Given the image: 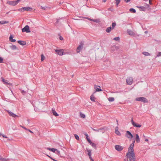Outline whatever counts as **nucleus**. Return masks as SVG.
<instances>
[{"label": "nucleus", "instance_id": "f257e3e1", "mask_svg": "<svg viewBox=\"0 0 161 161\" xmlns=\"http://www.w3.org/2000/svg\"><path fill=\"white\" fill-rule=\"evenodd\" d=\"M126 157L127 158L129 159V161H135L136 159V157L134 152L131 153V152H128L126 153ZM124 161H126V160L124 159Z\"/></svg>", "mask_w": 161, "mask_h": 161}, {"label": "nucleus", "instance_id": "f03ea898", "mask_svg": "<svg viewBox=\"0 0 161 161\" xmlns=\"http://www.w3.org/2000/svg\"><path fill=\"white\" fill-rule=\"evenodd\" d=\"M136 100L137 101H139L144 103H147L148 101L147 99L145 97H137L136 99Z\"/></svg>", "mask_w": 161, "mask_h": 161}, {"label": "nucleus", "instance_id": "7ed1b4c3", "mask_svg": "<svg viewBox=\"0 0 161 161\" xmlns=\"http://www.w3.org/2000/svg\"><path fill=\"white\" fill-rule=\"evenodd\" d=\"M20 1V0H17L14 1H8L7 3L11 5L14 6L16 5Z\"/></svg>", "mask_w": 161, "mask_h": 161}, {"label": "nucleus", "instance_id": "20e7f679", "mask_svg": "<svg viewBox=\"0 0 161 161\" xmlns=\"http://www.w3.org/2000/svg\"><path fill=\"white\" fill-rule=\"evenodd\" d=\"M32 8L29 7H25L20 8L18 9V10L19 11L23 12L25 11H29L32 10Z\"/></svg>", "mask_w": 161, "mask_h": 161}, {"label": "nucleus", "instance_id": "39448f33", "mask_svg": "<svg viewBox=\"0 0 161 161\" xmlns=\"http://www.w3.org/2000/svg\"><path fill=\"white\" fill-rule=\"evenodd\" d=\"M137 7L139 8V9L140 11H145L146 10V9L148 8L149 7V5L148 4H146L145 7L142 6H137Z\"/></svg>", "mask_w": 161, "mask_h": 161}, {"label": "nucleus", "instance_id": "423d86ee", "mask_svg": "<svg viewBox=\"0 0 161 161\" xmlns=\"http://www.w3.org/2000/svg\"><path fill=\"white\" fill-rule=\"evenodd\" d=\"M22 32H26L27 33L30 32L31 31L29 29V26L27 25L22 29Z\"/></svg>", "mask_w": 161, "mask_h": 161}, {"label": "nucleus", "instance_id": "0eeeda50", "mask_svg": "<svg viewBox=\"0 0 161 161\" xmlns=\"http://www.w3.org/2000/svg\"><path fill=\"white\" fill-rule=\"evenodd\" d=\"M125 136L128 138L131 139L133 137L132 134L129 131H126Z\"/></svg>", "mask_w": 161, "mask_h": 161}, {"label": "nucleus", "instance_id": "6e6552de", "mask_svg": "<svg viewBox=\"0 0 161 161\" xmlns=\"http://www.w3.org/2000/svg\"><path fill=\"white\" fill-rule=\"evenodd\" d=\"M83 44L82 42H81L79 46L77 47L76 49V52L77 53H79L80 50L83 47Z\"/></svg>", "mask_w": 161, "mask_h": 161}, {"label": "nucleus", "instance_id": "1a4fd4ad", "mask_svg": "<svg viewBox=\"0 0 161 161\" xmlns=\"http://www.w3.org/2000/svg\"><path fill=\"white\" fill-rule=\"evenodd\" d=\"M115 148L117 151H119L122 150L123 149V147H122L119 145H115Z\"/></svg>", "mask_w": 161, "mask_h": 161}, {"label": "nucleus", "instance_id": "9d476101", "mask_svg": "<svg viewBox=\"0 0 161 161\" xmlns=\"http://www.w3.org/2000/svg\"><path fill=\"white\" fill-rule=\"evenodd\" d=\"M134 146V144H131L129 147L128 148V152H131V153L133 152H134V149H133V147Z\"/></svg>", "mask_w": 161, "mask_h": 161}, {"label": "nucleus", "instance_id": "9b49d317", "mask_svg": "<svg viewBox=\"0 0 161 161\" xmlns=\"http://www.w3.org/2000/svg\"><path fill=\"white\" fill-rule=\"evenodd\" d=\"M47 149L48 150H49L55 153H56L58 154V153H59V152H58L57 149H55L54 148H47Z\"/></svg>", "mask_w": 161, "mask_h": 161}, {"label": "nucleus", "instance_id": "f8f14e48", "mask_svg": "<svg viewBox=\"0 0 161 161\" xmlns=\"http://www.w3.org/2000/svg\"><path fill=\"white\" fill-rule=\"evenodd\" d=\"M7 112H8V114H9V115L13 117H18V116L16 115L15 114H14V113H13L12 112H11V111H7Z\"/></svg>", "mask_w": 161, "mask_h": 161}, {"label": "nucleus", "instance_id": "ddd939ff", "mask_svg": "<svg viewBox=\"0 0 161 161\" xmlns=\"http://www.w3.org/2000/svg\"><path fill=\"white\" fill-rule=\"evenodd\" d=\"M3 83L7 85L8 87H10L12 85V84L8 82H7L6 81H3Z\"/></svg>", "mask_w": 161, "mask_h": 161}, {"label": "nucleus", "instance_id": "4468645a", "mask_svg": "<svg viewBox=\"0 0 161 161\" xmlns=\"http://www.w3.org/2000/svg\"><path fill=\"white\" fill-rule=\"evenodd\" d=\"M17 42L19 44L22 45H25L26 44V42L25 41H18Z\"/></svg>", "mask_w": 161, "mask_h": 161}, {"label": "nucleus", "instance_id": "2eb2a0df", "mask_svg": "<svg viewBox=\"0 0 161 161\" xmlns=\"http://www.w3.org/2000/svg\"><path fill=\"white\" fill-rule=\"evenodd\" d=\"M86 150H87V151L88 152V155L89 156V158L90 159H92V158L91 157V150L88 149L87 148H86Z\"/></svg>", "mask_w": 161, "mask_h": 161}, {"label": "nucleus", "instance_id": "dca6fc26", "mask_svg": "<svg viewBox=\"0 0 161 161\" xmlns=\"http://www.w3.org/2000/svg\"><path fill=\"white\" fill-rule=\"evenodd\" d=\"M92 128L94 131L97 132H99L100 131V132H102L103 133L104 132V131H101L102 130H103V128H100V129H95L93 128Z\"/></svg>", "mask_w": 161, "mask_h": 161}, {"label": "nucleus", "instance_id": "f3484780", "mask_svg": "<svg viewBox=\"0 0 161 161\" xmlns=\"http://www.w3.org/2000/svg\"><path fill=\"white\" fill-rule=\"evenodd\" d=\"M136 140L137 143H139L140 142L139 136L137 134H136Z\"/></svg>", "mask_w": 161, "mask_h": 161}, {"label": "nucleus", "instance_id": "a211bd4d", "mask_svg": "<svg viewBox=\"0 0 161 161\" xmlns=\"http://www.w3.org/2000/svg\"><path fill=\"white\" fill-rule=\"evenodd\" d=\"M127 33L129 35H135V33L132 31L130 30L127 31Z\"/></svg>", "mask_w": 161, "mask_h": 161}, {"label": "nucleus", "instance_id": "6ab92c4d", "mask_svg": "<svg viewBox=\"0 0 161 161\" xmlns=\"http://www.w3.org/2000/svg\"><path fill=\"white\" fill-rule=\"evenodd\" d=\"M9 38L10 41H11V42H14L16 41L15 39H13V37L11 35L10 36Z\"/></svg>", "mask_w": 161, "mask_h": 161}, {"label": "nucleus", "instance_id": "aec40b11", "mask_svg": "<svg viewBox=\"0 0 161 161\" xmlns=\"http://www.w3.org/2000/svg\"><path fill=\"white\" fill-rule=\"evenodd\" d=\"M97 86H95V88L96 89V92H100V91H102V90L101 89L99 88H96ZM97 86L100 87V86Z\"/></svg>", "mask_w": 161, "mask_h": 161}, {"label": "nucleus", "instance_id": "412c9836", "mask_svg": "<svg viewBox=\"0 0 161 161\" xmlns=\"http://www.w3.org/2000/svg\"><path fill=\"white\" fill-rule=\"evenodd\" d=\"M90 143L93 147L95 148V149H96L97 147L95 144L92 143V142Z\"/></svg>", "mask_w": 161, "mask_h": 161}, {"label": "nucleus", "instance_id": "4be33fe9", "mask_svg": "<svg viewBox=\"0 0 161 161\" xmlns=\"http://www.w3.org/2000/svg\"><path fill=\"white\" fill-rule=\"evenodd\" d=\"M52 113L53 114V115L55 116H57L58 115V114L53 109H52Z\"/></svg>", "mask_w": 161, "mask_h": 161}, {"label": "nucleus", "instance_id": "5701e85b", "mask_svg": "<svg viewBox=\"0 0 161 161\" xmlns=\"http://www.w3.org/2000/svg\"><path fill=\"white\" fill-rule=\"evenodd\" d=\"M85 136H86V139L87 140V141H88V142L89 143H90L92 141L90 140V139L88 138V134H85Z\"/></svg>", "mask_w": 161, "mask_h": 161}, {"label": "nucleus", "instance_id": "b1692460", "mask_svg": "<svg viewBox=\"0 0 161 161\" xmlns=\"http://www.w3.org/2000/svg\"><path fill=\"white\" fill-rule=\"evenodd\" d=\"M95 97H94L93 96V95H92L90 96V99L93 102H95Z\"/></svg>", "mask_w": 161, "mask_h": 161}, {"label": "nucleus", "instance_id": "393cba45", "mask_svg": "<svg viewBox=\"0 0 161 161\" xmlns=\"http://www.w3.org/2000/svg\"><path fill=\"white\" fill-rule=\"evenodd\" d=\"M112 29V27H110L107 29L106 31L107 32L109 33L110 32Z\"/></svg>", "mask_w": 161, "mask_h": 161}, {"label": "nucleus", "instance_id": "a878e982", "mask_svg": "<svg viewBox=\"0 0 161 161\" xmlns=\"http://www.w3.org/2000/svg\"><path fill=\"white\" fill-rule=\"evenodd\" d=\"M133 126H134L135 127H139L140 128L141 126V125L139 124H138L135 123L133 125Z\"/></svg>", "mask_w": 161, "mask_h": 161}, {"label": "nucleus", "instance_id": "bb28decb", "mask_svg": "<svg viewBox=\"0 0 161 161\" xmlns=\"http://www.w3.org/2000/svg\"><path fill=\"white\" fill-rule=\"evenodd\" d=\"M11 48L12 50H16L17 49V47L14 45H12L10 47Z\"/></svg>", "mask_w": 161, "mask_h": 161}, {"label": "nucleus", "instance_id": "cd10ccee", "mask_svg": "<svg viewBox=\"0 0 161 161\" xmlns=\"http://www.w3.org/2000/svg\"><path fill=\"white\" fill-rule=\"evenodd\" d=\"M1 24L2 25L5 24H8V23L9 22L7 21L3 20L1 21Z\"/></svg>", "mask_w": 161, "mask_h": 161}, {"label": "nucleus", "instance_id": "c85d7f7f", "mask_svg": "<svg viewBox=\"0 0 161 161\" xmlns=\"http://www.w3.org/2000/svg\"><path fill=\"white\" fill-rule=\"evenodd\" d=\"M142 54L145 56H147L150 55V54L149 53L146 52H143L142 53Z\"/></svg>", "mask_w": 161, "mask_h": 161}, {"label": "nucleus", "instance_id": "c756f323", "mask_svg": "<svg viewBox=\"0 0 161 161\" xmlns=\"http://www.w3.org/2000/svg\"><path fill=\"white\" fill-rule=\"evenodd\" d=\"M108 99L110 102H113L114 100V98L113 97H110Z\"/></svg>", "mask_w": 161, "mask_h": 161}, {"label": "nucleus", "instance_id": "7c9ffc66", "mask_svg": "<svg viewBox=\"0 0 161 161\" xmlns=\"http://www.w3.org/2000/svg\"><path fill=\"white\" fill-rule=\"evenodd\" d=\"M130 12H132L133 13H135L136 12V10L135 9L132 8H130Z\"/></svg>", "mask_w": 161, "mask_h": 161}, {"label": "nucleus", "instance_id": "2f4dec72", "mask_svg": "<svg viewBox=\"0 0 161 161\" xmlns=\"http://www.w3.org/2000/svg\"><path fill=\"white\" fill-rule=\"evenodd\" d=\"M115 133L116 134H117L118 135H119V136L121 135V134H120V132L118 130L115 131Z\"/></svg>", "mask_w": 161, "mask_h": 161}, {"label": "nucleus", "instance_id": "473e14b6", "mask_svg": "<svg viewBox=\"0 0 161 161\" xmlns=\"http://www.w3.org/2000/svg\"><path fill=\"white\" fill-rule=\"evenodd\" d=\"M45 58V57L43 54H42L41 55V61H43Z\"/></svg>", "mask_w": 161, "mask_h": 161}, {"label": "nucleus", "instance_id": "72a5a7b5", "mask_svg": "<svg viewBox=\"0 0 161 161\" xmlns=\"http://www.w3.org/2000/svg\"><path fill=\"white\" fill-rule=\"evenodd\" d=\"M74 136H75V138H76V139L77 140H79V136L76 134H75L74 135Z\"/></svg>", "mask_w": 161, "mask_h": 161}, {"label": "nucleus", "instance_id": "f704fd0d", "mask_svg": "<svg viewBox=\"0 0 161 161\" xmlns=\"http://www.w3.org/2000/svg\"><path fill=\"white\" fill-rule=\"evenodd\" d=\"M56 53L58 54V55H60V50H56Z\"/></svg>", "mask_w": 161, "mask_h": 161}, {"label": "nucleus", "instance_id": "c9c22d12", "mask_svg": "<svg viewBox=\"0 0 161 161\" xmlns=\"http://www.w3.org/2000/svg\"><path fill=\"white\" fill-rule=\"evenodd\" d=\"M116 25V23H113L112 24V28L113 29Z\"/></svg>", "mask_w": 161, "mask_h": 161}, {"label": "nucleus", "instance_id": "e433bc0d", "mask_svg": "<svg viewBox=\"0 0 161 161\" xmlns=\"http://www.w3.org/2000/svg\"><path fill=\"white\" fill-rule=\"evenodd\" d=\"M80 116L81 118H84L85 117V115L84 114H82L80 112Z\"/></svg>", "mask_w": 161, "mask_h": 161}, {"label": "nucleus", "instance_id": "4c0bfd02", "mask_svg": "<svg viewBox=\"0 0 161 161\" xmlns=\"http://www.w3.org/2000/svg\"><path fill=\"white\" fill-rule=\"evenodd\" d=\"M126 83L127 84L130 85L133 83V81H126Z\"/></svg>", "mask_w": 161, "mask_h": 161}, {"label": "nucleus", "instance_id": "58836bf2", "mask_svg": "<svg viewBox=\"0 0 161 161\" xmlns=\"http://www.w3.org/2000/svg\"><path fill=\"white\" fill-rule=\"evenodd\" d=\"M120 2V0H116L115 3L116 4L118 5Z\"/></svg>", "mask_w": 161, "mask_h": 161}, {"label": "nucleus", "instance_id": "ea45409f", "mask_svg": "<svg viewBox=\"0 0 161 161\" xmlns=\"http://www.w3.org/2000/svg\"><path fill=\"white\" fill-rule=\"evenodd\" d=\"M119 39V37H115L114 39V40L115 41H118Z\"/></svg>", "mask_w": 161, "mask_h": 161}, {"label": "nucleus", "instance_id": "a19ab883", "mask_svg": "<svg viewBox=\"0 0 161 161\" xmlns=\"http://www.w3.org/2000/svg\"><path fill=\"white\" fill-rule=\"evenodd\" d=\"M1 160L2 161H8V159H5L4 158H1Z\"/></svg>", "mask_w": 161, "mask_h": 161}, {"label": "nucleus", "instance_id": "79ce46f5", "mask_svg": "<svg viewBox=\"0 0 161 161\" xmlns=\"http://www.w3.org/2000/svg\"><path fill=\"white\" fill-rule=\"evenodd\" d=\"M3 62V58L0 57V63H2Z\"/></svg>", "mask_w": 161, "mask_h": 161}, {"label": "nucleus", "instance_id": "37998d69", "mask_svg": "<svg viewBox=\"0 0 161 161\" xmlns=\"http://www.w3.org/2000/svg\"><path fill=\"white\" fill-rule=\"evenodd\" d=\"M41 9H43V10H45L46 9V7L45 6H41Z\"/></svg>", "mask_w": 161, "mask_h": 161}, {"label": "nucleus", "instance_id": "c03bdc74", "mask_svg": "<svg viewBox=\"0 0 161 161\" xmlns=\"http://www.w3.org/2000/svg\"><path fill=\"white\" fill-rule=\"evenodd\" d=\"M131 123L132 124V125H133L134 124H135V122H134V121H133V119L132 118L131 119Z\"/></svg>", "mask_w": 161, "mask_h": 161}, {"label": "nucleus", "instance_id": "a18cd8bd", "mask_svg": "<svg viewBox=\"0 0 161 161\" xmlns=\"http://www.w3.org/2000/svg\"><path fill=\"white\" fill-rule=\"evenodd\" d=\"M157 56L158 57L161 56V52H159Z\"/></svg>", "mask_w": 161, "mask_h": 161}, {"label": "nucleus", "instance_id": "49530a36", "mask_svg": "<svg viewBox=\"0 0 161 161\" xmlns=\"http://www.w3.org/2000/svg\"><path fill=\"white\" fill-rule=\"evenodd\" d=\"M20 126L22 128H24V129H25V130H28V129L26 128H25V127L22 126H21V125H20Z\"/></svg>", "mask_w": 161, "mask_h": 161}, {"label": "nucleus", "instance_id": "de8ad7c7", "mask_svg": "<svg viewBox=\"0 0 161 161\" xmlns=\"http://www.w3.org/2000/svg\"><path fill=\"white\" fill-rule=\"evenodd\" d=\"M118 126H116L115 128V131L118 130Z\"/></svg>", "mask_w": 161, "mask_h": 161}, {"label": "nucleus", "instance_id": "09e8293b", "mask_svg": "<svg viewBox=\"0 0 161 161\" xmlns=\"http://www.w3.org/2000/svg\"><path fill=\"white\" fill-rule=\"evenodd\" d=\"M93 21L96 22H98V20L97 19H93Z\"/></svg>", "mask_w": 161, "mask_h": 161}, {"label": "nucleus", "instance_id": "8fccbe9b", "mask_svg": "<svg viewBox=\"0 0 161 161\" xmlns=\"http://www.w3.org/2000/svg\"><path fill=\"white\" fill-rule=\"evenodd\" d=\"M47 156H48V157H49V158H50L51 159H52L53 160H54V161H56V160H55L53 158H52L51 157H50L49 156H48V155H47Z\"/></svg>", "mask_w": 161, "mask_h": 161}, {"label": "nucleus", "instance_id": "3c124183", "mask_svg": "<svg viewBox=\"0 0 161 161\" xmlns=\"http://www.w3.org/2000/svg\"><path fill=\"white\" fill-rule=\"evenodd\" d=\"M125 1L126 2L128 3L130 2V0H125Z\"/></svg>", "mask_w": 161, "mask_h": 161}, {"label": "nucleus", "instance_id": "603ef678", "mask_svg": "<svg viewBox=\"0 0 161 161\" xmlns=\"http://www.w3.org/2000/svg\"><path fill=\"white\" fill-rule=\"evenodd\" d=\"M61 53H62V55H63V50L61 49ZM61 55H62V54H61Z\"/></svg>", "mask_w": 161, "mask_h": 161}, {"label": "nucleus", "instance_id": "864d4df0", "mask_svg": "<svg viewBox=\"0 0 161 161\" xmlns=\"http://www.w3.org/2000/svg\"><path fill=\"white\" fill-rule=\"evenodd\" d=\"M59 22V20H57V21L55 23V25H57V24L58 22Z\"/></svg>", "mask_w": 161, "mask_h": 161}, {"label": "nucleus", "instance_id": "5fc2aeb1", "mask_svg": "<svg viewBox=\"0 0 161 161\" xmlns=\"http://www.w3.org/2000/svg\"><path fill=\"white\" fill-rule=\"evenodd\" d=\"M149 4H152V3H151L152 0H149Z\"/></svg>", "mask_w": 161, "mask_h": 161}, {"label": "nucleus", "instance_id": "6e6d98bb", "mask_svg": "<svg viewBox=\"0 0 161 161\" xmlns=\"http://www.w3.org/2000/svg\"><path fill=\"white\" fill-rule=\"evenodd\" d=\"M87 19H89V20H90V21H93V19H91L89 18H87Z\"/></svg>", "mask_w": 161, "mask_h": 161}, {"label": "nucleus", "instance_id": "4d7b16f0", "mask_svg": "<svg viewBox=\"0 0 161 161\" xmlns=\"http://www.w3.org/2000/svg\"><path fill=\"white\" fill-rule=\"evenodd\" d=\"M2 136H3V137H5V138H7V137L6 136H5V135H3Z\"/></svg>", "mask_w": 161, "mask_h": 161}, {"label": "nucleus", "instance_id": "13d9d810", "mask_svg": "<svg viewBox=\"0 0 161 161\" xmlns=\"http://www.w3.org/2000/svg\"><path fill=\"white\" fill-rule=\"evenodd\" d=\"M28 130L31 133H33V132L32 131H31V130Z\"/></svg>", "mask_w": 161, "mask_h": 161}, {"label": "nucleus", "instance_id": "bf43d9fd", "mask_svg": "<svg viewBox=\"0 0 161 161\" xmlns=\"http://www.w3.org/2000/svg\"><path fill=\"white\" fill-rule=\"evenodd\" d=\"M145 141L146 142H148V139H145Z\"/></svg>", "mask_w": 161, "mask_h": 161}, {"label": "nucleus", "instance_id": "052dcab7", "mask_svg": "<svg viewBox=\"0 0 161 161\" xmlns=\"http://www.w3.org/2000/svg\"><path fill=\"white\" fill-rule=\"evenodd\" d=\"M135 142V140H134V141H133V143H132V144H134V143Z\"/></svg>", "mask_w": 161, "mask_h": 161}, {"label": "nucleus", "instance_id": "680f3d73", "mask_svg": "<svg viewBox=\"0 0 161 161\" xmlns=\"http://www.w3.org/2000/svg\"><path fill=\"white\" fill-rule=\"evenodd\" d=\"M107 0H103V2L105 3L106 2Z\"/></svg>", "mask_w": 161, "mask_h": 161}, {"label": "nucleus", "instance_id": "e2e57ef3", "mask_svg": "<svg viewBox=\"0 0 161 161\" xmlns=\"http://www.w3.org/2000/svg\"><path fill=\"white\" fill-rule=\"evenodd\" d=\"M116 121H117V124L118 125V120H116Z\"/></svg>", "mask_w": 161, "mask_h": 161}, {"label": "nucleus", "instance_id": "0e129e2a", "mask_svg": "<svg viewBox=\"0 0 161 161\" xmlns=\"http://www.w3.org/2000/svg\"><path fill=\"white\" fill-rule=\"evenodd\" d=\"M90 160L91 161H94V160L92 158L90 159Z\"/></svg>", "mask_w": 161, "mask_h": 161}, {"label": "nucleus", "instance_id": "69168bd1", "mask_svg": "<svg viewBox=\"0 0 161 161\" xmlns=\"http://www.w3.org/2000/svg\"><path fill=\"white\" fill-rule=\"evenodd\" d=\"M129 80H133L132 78L131 77L130 78V79H129Z\"/></svg>", "mask_w": 161, "mask_h": 161}, {"label": "nucleus", "instance_id": "338daca9", "mask_svg": "<svg viewBox=\"0 0 161 161\" xmlns=\"http://www.w3.org/2000/svg\"><path fill=\"white\" fill-rule=\"evenodd\" d=\"M63 39V38L61 37V40H62Z\"/></svg>", "mask_w": 161, "mask_h": 161}, {"label": "nucleus", "instance_id": "774afa93", "mask_svg": "<svg viewBox=\"0 0 161 161\" xmlns=\"http://www.w3.org/2000/svg\"><path fill=\"white\" fill-rule=\"evenodd\" d=\"M59 39H60V36L59 37Z\"/></svg>", "mask_w": 161, "mask_h": 161}]
</instances>
